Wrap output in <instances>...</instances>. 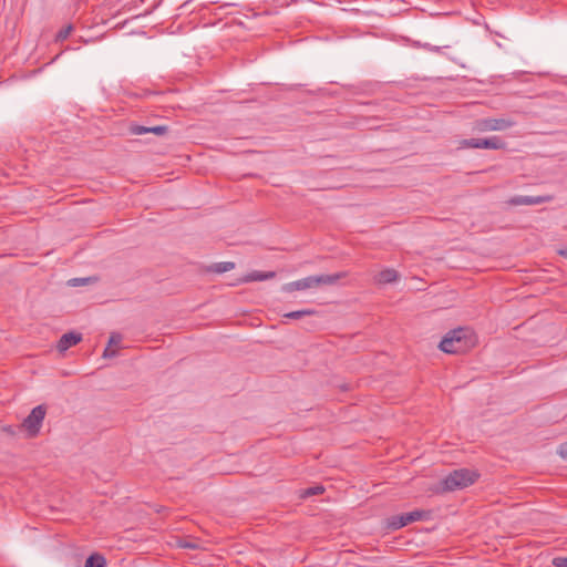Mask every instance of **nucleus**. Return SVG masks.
Segmentation results:
<instances>
[{"label":"nucleus","instance_id":"1","mask_svg":"<svg viewBox=\"0 0 567 567\" xmlns=\"http://www.w3.org/2000/svg\"><path fill=\"white\" fill-rule=\"evenodd\" d=\"M474 346V338L470 329L457 328L447 332L441 340L439 348L451 354L464 353Z\"/></svg>","mask_w":567,"mask_h":567},{"label":"nucleus","instance_id":"2","mask_svg":"<svg viewBox=\"0 0 567 567\" xmlns=\"http://www.w3.org/2000/svg\"><path fill=\"white\" fill-rule=\"evenodd\" d=\"M480 474L476 471H472L468 468H460L451 472L443 481V489L447 492H453L456 489L465 488L472 484H474Z\"/></svg>","mask_w":567,"mask_h":567},{"label":"nucleus","instance_id":"3","mask_svg":"<svg viewBox=\"0 0 567 567\" xmlns=\"http://www.w3.org/2000/svg\"><path fill=\"white\" fill-rule=\"evenodd\" d=\"M47 414L44 404L37 405L30 414L23 420L21 427L27 431L28 437L33 439L40 433L43 420Z\"/></svg>","mask_w":567,"mask_h":567},{"label":"nucleus","instance_id":"4","mask_svg":"<svg viewBox=\"0 0 567 567\" xmlns=\"http://www.w3.org/2000/svg\"><path fill=\"white\" fill-rule=\"evenodd\" d=\"M429 514L426 511L415 509L410 513L394 515L386 518L385 527L390 530H396L414 522L427 518Z\"/></svg>","mask_w":567,"mask_h":567},{"label":"nucleus","instance_id":"5","mask_svg":"<svg viewBox=\"0 0 567 567\" xmlns=\"http://www.w3.org/2000/svg\"><path fill=\"white\" fill-rule=\"evenodd\" d=\"M461 146L466 148L484 150H505L506 142L499 136H489L484 138H465L461 141Z\"/></svg>","mask_w":567,"mask_h":567},{"label":"nucleus","instance_id":"6","mask_svg":"<svg viewBox=\"0 0 567 567\" xmlns=\"http://www.w3.org/2000/svg\"><path fill=\"white\" fill-rule=\"evenodd\" d=\"M514 124L515 122L508 118H480L474 122L473 131L478 133L504 131L512 127Z\"/></svg>","mask_w":567,"mask_h":567},{"label":"nucleus","instance_id":"7","mask_svg":"<svg viewBox=\"0 0 567 567\" xmlns=\"http://www.w3.org/2000/svg\"><path fill=\"white\" fill-rule=\"evenodd\" d=\"M553 200L551 195H544V196H524V195H516L506 200V204L509 206H519V205H539L544 203H549Z\"/></svg>","mask_w":567,"mask_h":567},{"label":"nucleus","instance_id":"8","mask_svg":"<svg viewBox=\"0 0 567 567\" xmlns=\"http://www.w3.org/2000/svg\"><path fill=\"white\" fill-rule=\"evenodd\" d=\"M315 279H316L315 276H309V277H306V278H302V279H299V280H296L292 282H288L282 287V290L286 292H292V291H297V290H306V289L315 288V287H317Z\"/></svg>","mask_w":567,"mask_h":567},{"label":"nucleus","instance_id":"9","mask_svg":"<svg viewBox=\"0 0 567 567\" xmlns=\"http://www.w3.org/2000/svg\"><path fill=\"white\" fill-rule=\"evenodd\" d=\"M82 341V334L79 332H66L58 341L56 349L59 352H65L69 348L76 346Z\"/></svg>","mask_w":567,"mask_h":567},{"label":"nucleus","instance_id":"10","mask_svg":"<svg viewBox=\"0 0 567 567\" xmlns=\"http://www.w3.org/2000/svg\"><path fill=\"white\" fill-rule=\"evenodd\" d=\"M315 277H316L315 281H316L317 287L322 286V285L333 286V285L338 284L339 280L346 278L347 272L340 271V272H336V274H331V275H318Z\"/></svg>","mask_w":567,"mask_h":567},{"label":"nucleus","instance_id":"11","mask_svg":"<svg viewBox=\"0 0 567 567\" xmlns=\"http://www.w3.org/2000/svg\"><path fill=\"white\" fill-rule=\"evenodd\" d=\"M275 277H276L275 271L255 270V271H251V272L247 274L246 276L241 277L240 279H238V281L240 284L252 282V281H262V280H267V279H272Z\"/></svg>","mask_w":567,"mask_h":567},{"label":"nucleus","instance_id":"12","mask_svg":"<svg viewBox=\"0 0 567 567\" xmlns=\"http://www.w3.org/2000/svg\"><path fill=\"white\" fill-rule=\"evenodd\" d=\"M398 271L391 268L380 271L377 276L379 284H391L398 279Z\"/></svg>","mask_w":567,"mask_h":567},{"label":"nucleus","instance_id":"13","mask_svg":"<svg viewBox=\"0 0 567 567\" xmlns=\"http://www.w3.org/2000/svg\"><path fill=\"white\" fill-rule=\"evenodd\" d=\"M235 268V262L233 261H223V262H216L212 264L207 267L208 272H215V274H224L226 271H230Z\"/></svg>","mask_w":567,"mask_h":567},{"label":"nucleus","instance_id":"14","mask_svg":"<svg viewBox=\"0 0 567 567\" xmlns=\"http://www.w3.org/2000/svg\"><path fill=\"white\" fill-rule=\"evenodd\" d=\"M84 567H106V559L103 555L93 553L86 558Z\"/></svg>","mask_w":567,"mask_h":567},{"label":"nucleus","instance_id":"15","mask_svg":"<svg viewBox=\"0 0 567 567\" xmlns=\"http://www.w3.org/2000/svg\"><path fill=\"white\" fill-rule=\"evenodd\" d=\"M316 313H317V311L315 309H302V310H296V311H290L288 313H285L284 317L288 318V319L298 320L303 317L312 316Z\"/></svg>","mask_w":567,"mask_h":567},{"label":"nucleus","instance_id":"16","mask_svg":"<svg viewBox=\"0 0 567 567\" xmlns=\"http://www.w3.org/2000/svg\"><path fill=\"white\" fill-rule=\"evenodd\" d=\"M324 492V487L322 485H316L308 488H305L301 492V498H307L315 495H321Z\"/></svg>","mask_w":567,"mask_h":567},{"label":"nucleus","instance_id":"17","mask_svg":"<svg viewBox=\"0 0 567 567\" xmlns=\"http://www.w3.org/2000/svg\"><path fill=\"white\" fill-rule=\"evenodd\" d=\"M73 30V27L72 24H69L64 28H62L58 33H56V41H64L65 39H68V37L70 35V33L72 32Z\"/></svg>","mask_w":567,"mask_h":567},{"label":"nucleus","instance_id":"18","mask_svg":"<svg viewBox=\"0 0 567 567\" xmlns=\"http://www.w3.org/2000/svg\"><path fill=\"white\" fill-rule=\"evenodd\" d=\"M128 131L133 135H142L148 133V126L133 124L130 126Z\"/></svg>","mask_w":567,"mask_h":567},{"label":"nucleus","instance_id":"19","mask_svg":"<svg viewBox=\"0 0 567 567\" xmlns=\"http://www.w3.org/2000/svg\"><path fill=\"white\" fill-rule=\"evenodd\" d=\"M167 132L168 126L166 125L148 126V133H153L158 136L165 135Z\"/></svg>","mask_w":567,"mask_h":567},{"label":"nucleus","instance_id":"20","mask_svg":"<svg viewBox=\"0 0 567 567\" xmlns=\"http://www.w3.org/2000/svg\"><path fill=\"white\" fill-rule=\"evenodd\" d=\"M122 339L123 338H122L121 333L112 332L110 336V339H109L107 347L118 346L121 343Z\"/></svg>","mask_w":567,"mask_h":567},{"label":"nucleus","instance_id":"21","mask_svg":"<svg viewBox=\"0 0 567 567\" xmlns=\"http://www.w3.org/2000/svg\"><path fill=\"white\" fill-rule=\"evenodd\" d=\"M551 564L554 567H567V557H554Z\"/></svg>","mask_w":567,"mask_h":567},{"label":"nucleus","instance_id":"22","mask_svg":"<svg viewBox=\"0 0 567 567\" xmlns=\"http://www.w3.org/2000/svg\"><path fill=\"white\" fill-rule=\"evenodd\" d=\"M91 280H92L91 277H87V278H74V279L70 280V284H71V286L76 287V286L85 285V284H87Z\"/></svg>","mask_w":567,"mask_h":567},{"label":"nucleus","instance_id":"23","mask_svg":"<svg viewBox=\"0 0 567 567\" xmlns=\"http://www.w3.org/2000/svg\"><path fill=\"white\" fill-rule=\"evenodd\" d=\"M117 355V351L114 349H111V347H106L103 351V358L104 359H111Z\"/></svg>","mask_w":567,"mask_h":567},{"label":"nucleus","instance_id":"24","mask_svg":"<svg viewBox=\"0 0 567 567\" xmlns=\"http://www.w3.org/2000/svg\"><path fill=\"white\" fill-rule=\"evenodd\" d=\"M557 453L563 460L567 461V442L559 445Z\"/></svg>","mask_w":567,"mask_h":567},{"label":"nucleus","instance_id":"25","mask_svg":"<svg viewBox=\"0 0 567 567\" xmlns=\"http://www.w3.org/2000/svg\"><path fill=\"white\" fill-rule=\"evenodd\" d=\"M181 547L183 548H189V549H196L198 546L194 543L185 542L181 544Z\"/></svg>","mask_w":567,"mask_h":567},{"label":"nucleus","instance_id":"26","mask_svg":"<svg viewBox=\"0 0 567 567\" xmlns=\"http://www.w3.org/2000/svg\"><path fill=\"white\" fill-rule=\"evenodd\" d=\"M3 431H6L7 433H9L11 435L16 434V430L12 426L3 427Z\"/></svg>","mask_w":567,"mask_h":567},{"label":"nucleus","instance_id":"27","mask_svg":"<svg viewBox=\"0 0 567 567\" xmlns=\"http://www.w3.org/2000/svg\"><path fill=\"white\" fill-rule=\"evenodd\" d=\"M559 255L564 256V257H567V248L559 250Z\"/></svg>","mask_w":567,"mask_h":567}]
</instances>
